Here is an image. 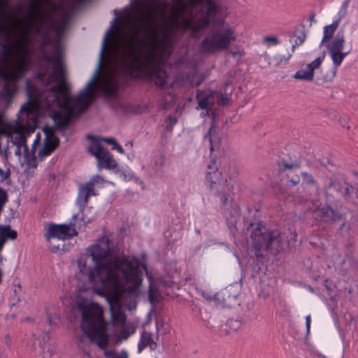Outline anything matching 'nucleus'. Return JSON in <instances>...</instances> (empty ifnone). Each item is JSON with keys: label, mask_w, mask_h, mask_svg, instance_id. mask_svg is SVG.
I'll use <instances>...</instances> for the list:
<instances>
[{"label": "nucleus", "mask_w": 358, "mask_h": 358, "mask_svg": "<svg viewBox=\"0 0 358 358\" xmlns=\"http://www.w3.org/2000/svg\"><path fill=\"white\" fill-rule=\"evenodd\" d=\"M8 29H10L8 25L6 23L3 22L0 25V33L2 34L3 32L6 31Z\"/></svg>", "instance_id": "052dcab7"}, {"label": "nucleus", "mask_w": 358, "mask_h": 358, "mask_svg": "<svg viewBox=\"0 0 358 358\" xmlns=\"http://www.w3.org/2000/svg\"><path fill=\"white\" fill-rule=\"evenodd\" d=\"M113 248L108 237L99 238L97 243L87 250L94 266L87 268V257L81 256L76 260L77 268L93 286L113 297H119L124 292L131 297H137L143 282V269L146 266L137 257L117 256L108 260Z\"/></svg>", "instance_id": "f03ea898"}, {"label": "nucleus", "mask_w": 358, "mask_h": 358, "mask_svg": "<svg viewBox=\"0 0 358 358\" xmlns=\"http://www.w3.org/2000/svg\"><path fill=\"white\" fill-rule=\"evenodd\" d=\"M94 186L90 185L89 182L82 185L79 187V191L76 199V204L79 208H85L88 203V199L90 196H96Z\"/></svg>", "instance_id": "a211bd4d"}, {"label": "nucleus", "mask_w": 358, "mask_h": 358, "mask_svg": "<svg viewBox=\"0 0 358 358\" xmlns=\"http://www.w3.org/2000/svg\"><path fill=\"white\" fill-rule=\"evenodd\" d=\"M338 21H334L331 24L327 25L323 28V37L320 42V46H322L327 41L331 39L338 26Z\"/></svg>", "instance_id": "c756f323"}, {"label": "nucleus", "mask_w": 358, "mask_h": 358, "mask_svg": "<svg viewBox=\"0 0 358 358\" xmlns=\"http://www.w3.org/2000/svg\"><path fill=\"white\" fill-rule=\"evenodd\" d=\"M77 306L82 314L80 327L90 342L104 350L106 358H128V353L124 350L120 352L106 350L109 336L106 332L103 308L97 303H87L84 298L77 302Z\"/></svg>", "instance_id": "39448f33"}, {"label": "nucleus", "mask_w": 358, "mask_h": 358, "mask_svg": "<svg viewBox=\"0 0 358 358\" xmlns=\"http://www.w3.org/2000/svg\"><path fill=\"white\" fill-rule=\"evenodd\" d=\"M8 3L7 0L0 1V9L1 10V15L3 16L6 15V10L8 9Z\"/></svg>", "instance_id": "3c124183"}, {"label": "nucleus", "mask_w": 358, "mask_h": 358, "mask_svg": "<svg viewBox=\"0 0 358 358\" xmlns=\"http://www.w3.org/2000/svg\"><path fill=\"white\" fill-rule=\"evenodd\" d=\"M43 60L48 64L52 63V72L48 76L46 85L50 83V80L57 81V83L40 94L38 100L45 109L59 110L54 111L52 118L57 128L64 130L69 125L74 114V108L69 104V87L65 80L62 53L59 47L52 55L45 54Z\"/></svg>", "instance_id": "20e7f679"}, {"label": "nucleus", "mask_w": 358, "mask_h": 358, "mask_svg": "<svg viewBox=\"0 0 358 358\" xmlns=\"http://www.w3.org/2000/svg\"><path fill=\"white\" fill-rule=\"evenodd\" d=\"M300 182V177L299 175L294 176L290 180H289L287 182V185L289 187H292Z\"/></svg>", "instance_id": "09e8293b"}, {"label": "nucleus", "mask_w": 358, "mask_h": 358, "mask_svg": "<svg viewBox=\"0 0 358 358\" xmlns=\"http://www.w3.org/2000/svg\"><path fill=\"white\" fill-rule=\"evenodd\" d=\"M294 78L298 80H304L312 81L314 78V73H311L308 69L306 67L304 69H300L296 72L294 74Z\"/></svg>", "instance_id": "72a5a7b5"}, {"label": "nucleus", "mask_w": 358, "mask_h": 358, "mask_svg": "<svg viewBox=\"0 0 358 358\" xmlns=\"http://www.w3.org/2000/svg\"><path fill=\"white\" fill-rule=\"evenodd\" d=\"M8 201V195L3 188L0 187V208H4Z\"/></svg>", "instance_id": "79ce46f5"}, {"label": "nucleus", "mask_w": 358, "mask_h": 358, "mask_svg": "<svg viewBox=\"0 0 358 358\" xmlns=\"http://www.w3.org/2000/svg\"><path fill=\"white\" fill-rule=\"evenodd\" d=\"M325 57V52L324 51L322 55L317 57L315 59H314L312 62L307 64L306 68L311 73H314L315 69L320 67L322 62L324 61Z\"/></svg>", "instance_id": "e433bc0d"}, {"label": "nucleus", "mask_w": 358, "mask_h": 358, "mask_svg": "<svg viewBox=\"0 0 358 358\" xmlns=\"http://www.w3.org/2000/svg\"><path fill=\"white\" fill-rule=\"evenodd\" d=\"M250 238L252 250L259 260L264 253L276 255L281 249V235L278 232L268 231L261 223H257L252 230Z\"/></svg>", "instance_id": "423d86ee"}, {"label": "nucleus", "mask_w": 358, "mask_h": 358, "mask_svg": "<svg viewBox=\"0 0 358 358\" xmlns=\"http://www.w3.org/2000/svg\"><path fill=\"white\" fill-rule=\"evenodd\" d=\"M149 77L161 89H166L173 85L167 72L157 65L151 68Z\"/></svg>", "instance_id": "dca6fc26"}, {"label": "nucleus", "mask_w": 358, "mask_h": 358, "mask_svg": "<svg viewBox=\"0 0 358 358\" xmlns=\"http://www.w3.org/2000/svg\"><path fill=\"white\" fill-rule=\"evenodd\" d=\"M205 138L208 139L210 143V150L213 151L219 148L221 140L217 134V127L215 123H211L208 133L205 135Z\"/></svg>", "instance_id": "b1692460"}, {"label": "nucleus", "mask_w": 358, "mask_h": 358, "mask_svg": "<svg viewBox=\"0 0 358 358\" xmlns=\"http://www.w3.org/2000/svg\"><path fill=\"white\" fill-rule=\"evenodd\" d=\"M149 347L150 350H154L157 348V344L155 341L152 334L143 330L141 334L140 341L138 343V352H140L143 349Z\"/></svg>", "instance_id": "412c9836"}, {"label": "nucleus", "mask_w": 358, "mask_h": 358, "mask_svg": "<svg viewBox=\"0 0 358 358\" xmlns=\"http://www.w3.org/2000/svg\"><path fill=\"white\" fill-rule=\"evenodd\" d=\"M15 155L16 156L20 157L22 154V148H23V146L20 145H15Z\"/></svg>", "instance_id": "680f3d73"}, {"label": "nucleus", "mask_w": 358, "mask_h": 358, "mask_svg": "<svg viewBox=\"0 0 358 358\" xmlns=\"http://www.w3.org/2000/svg\"><path fill=\"white\" fill-rule=\"evenodd\" d=\"M28 70V59L26 57H21L15 65V68L11 71H7L8 73H14L17 81L23 74Z\"/></svg>", "instance_id": "cd10ccee"}, {"label": "nucleus", "mask_w": 358, "mask_h": 358, "mask_svg": "<svg viewBox=\"0 0 358 358\" xmlns=\"http://www.w3.org/2000/svg\"><path fill=\"white\" fill-rule=\"evenodd\" d=\"M118 90V85L115 80L113 76H110L106 79V82L101 86L103 95L106 98H113L115 96Z\"/></svg>", "instance_id": "5701e85b"}, {"label": "nucleus", "mask_w": 358, "mask_h": 358, "mask_svg": "<svg viewBox=\"0 0 358 358\" xmlns=\"http://www.w3.org/2000/svg\"><path fill=\"white\" fill-rule=\"evenodd\" d=\"M154 289L151 284H150L149 289H148V297L150 302H153L155 300V296H154Z\"/></svg>", "instance_id": "5fc2aeb1"}, {"label": "nucleus", "mask_w": 358, "mask_h": 358, "mask_svg": "<svg viewBox=\"0 0 358 358\" xmlns=\"http://www.w3.org/2000/svg\"><path fill=\"white\" fill-rule=\"evenodd\" d=\"M41 8V0H34L29 5V10L30 13L29 16L24 19L26 22H36L40 17V13L38 10Z\"/></svg>", "instance_id": "bb28decb"}, {"label": "nucleus", "mask_w": 358, "mask_h": 358, "mask_svg": "<svg viewBox=\"0 0 358 358\" xmlns=\"http://www.w3.org/2000/svg\"><path fill=\"white\" fill-rule=\"evenodd\" d=\"M196 99L198 102L196 109H208L209 106L213 103L212 93L208 90L196 91Z\"/></svg>", "instance_id": "aec40b11"}, {"label": "nucleus", "mask_w": 358, "mask_h": 358, "mask_svg": "<svg viewBox=\"0 0 358 358\" xmlns=\"http://www.w3.org/2000/svg\"><path fill=\"white\" fill-rule=\"evenodd\" d=\"M136 329L133 324H124L121 329L119 338L120 340H127L128 337L135 333Z\"/></svg>", "instance_id": "f704fd0d"}, {"label": "nucleus", "mask_w": 358, "mask_h": 358, "mask_svg": "<svg viewBox=\"0 0 358 358\" xmlns=\"http://www.w3.org/2000/svg\"><path fill=\"white\" fill-rule=\"evenodd\" d=\"M280 166L282 170L294 169H298L300 167V164L298 162H295V163H292V164L282 163V164H280Z\"/></svg>", "instance_id": "de8ad7c7"}, {"label": "nucleus", "mask_w": 358, "mask_h": 358, "mask_svg": "<svg viewBox=\"0 0 358 358\" xmlns=\"http://www.w3.org/2000/svg\"><path fill=\"white\" fill-rule=\"evenodd\" d=\"M78 235V231L66 224H50L46 233V238L48 241L52 238H57L59 240H68Z\"/></svg>", "instance_id": "ddd939ff"}, {"label": "nucleus", "mask_w": 358, "mask_h": 358, "mask_svg": "<svg viewBox=\"0 0 358 358\" xmlns=\"http://www.w3.org/2000/svg\"><path fill=\"white\" fill-rule=\"evenodd\" d=\"M215 192L216 201L219 203L222 213L227 219L229 224H236L239 217L240 208L236 206L231 204V201L229 199L227 192L228 187L225 182L222 186L218 187Z\"/></svg>", "instance_id": "0eeeda50"}, {"label": "nucleus", "mask_w": 358, "mask_h": 358, "mask_svg": "<svg viewBox=\"0 0 358 358\" xmlns=\"http://www.w3.org/2000/svg\"><path fill=\"white\" fill-rule=\"evenodd\" d=\"M310 322H311L310 316L308 315L306 317V327L307 334H308L310 331Z\"/></svg>", "instance_id": "13d9d810"}, {"label": "nucleus", "mask_w": 358, "mask_h": 358, "mask_svg": "<svg viewBox=\"0 0 358 358\" xmlns=\"http://www.w3.org/2000/svg\"><path fill=\"white\" fill-rule=\"evenodd\" d=\"M325 57V52L324 51L322 55L317 57L315 59H314L312 62L307 64L306 68L311 73H314L315 69L320 67L322 62L324 61Z\"/></svg>", "instance_id": "c9c22d12"}, {"label": "nucleus", "mask_w": 358, "mask_h": 358, "mask_svg": "<svg viewBox=\"0 0 358 358\" xmlns=\"http://www.w3.org/2000/svg\"><path fill=\"white\" fill-rule=\"evenodd\" d=\"M292 54H289L287 56L278 55L275 57V61L277 65L286 64L292 57Z\"/></svg>", "instance_id": "37998d69"}, {"label": "nucleus", "mask_w": 358, "mask_h": 358, "mask_svg": "<svg viewBox=\"0 0 358 358\" xmlns=\"http://www.w3.org/2000/svg\"><path fill=\"white\" fill-rule=\"evenodd\" d=\"M117 17L113 19L112 25L108 29V31H106V33L104 36L103 43H102V47H101V59L103 58V57L106 51L107 45H108V43L110 42V37L113 32V29H115V24L117 23Z\"/></svg>", "instance_id": "2f4dec72"}, {"label": "nucleus", "mask_w": 358, "mask_h": 358, "mask_svg": "<svg viewBox=\"0 0 358 358\" xmlns=\"http://www.w3.org/2000/svg\"><path fill=\"white\" fill-rule=\"evenodd\" d=\"M98 76L99 71L93 76L79 94L71 99L73 104L79 106L82 110H86L95 99L94 87L96 83Z\"/></svg>", "instance_id": "9d476101"}, {"label": "nucleus", "mask_w": 358, "mask_h": 358, "mask_svg": "<svg viewBox=\"0 0 358 358\" xmlns=\"http://www.w3.org/2000/svg\"><path fill=\"white\" fill-rule=\"evenodd\" d=\"M16 45V42L13 40L6 41V43L5 44L2 43L0 45V66L4 68V69H7L8 67L10 55L11 52L15 48Z\"/></svg>", "instance_id": "6ab92c4d"}, {"label": "nucleus", "mask_w": 358, "mask_h": 358, "mask_svg": "<svg viewBox=\"0 0 358 358\" xmlns=\"http://www.w3.org/2000/svg\"><path fill=\"white\" fill-rule=\"evenodd\" d=\"M301 176H302L303 182H305L306 184L309 185H315L317 184V182L314 179L313 175H311L308 173H306V172H303V173H301Z\"/></svg>", "instance_id": "ea45409f"}, {"label": "nucleus", "mask_w": 358, "mask_h": 358, "mask_svg": "<svg viewBox=\"0 0 358 358\" xmlns=\"http://www.w3.org/2000/svg\"><path fill=\"white\" fill-rule=\"evenodd\" d=\"M214 5L224 7V11L210 10L206 0L189 3L188 0H173L169 18L178 30L189 31L192 37L196 38L199 32L212 24L214 29L206 36L200 44L202 53L214 54L225 50L236 40L235 28L227 22V6L210 0Z\"/></svg>", "instance_id": "7ed1b4c3"}, {"label": "nucleus", "mask_w": 358, "mask_h": 358, "mask_svg": "<svg viewBox=\"0 0 358 358\" xmlns=\"http://www.w3.org/2000/svg\"><path fill=\"white\" fill-rule=\"evenodd\" d=\"M231 54L233 55V56H236L237 55H241V52H231Z\"/></svg>", "instance_id": "774afa93"}, {"label": "nucleus", "mask_w": 358, "mask_h": 358, "mask_svg": "<svg viewBox=\"0 0 358 358\" xmlns=\"http://www.w3.org/2000/svg\"><path fill=\"white\" fill-rule=\"evenodd\" d=\"M103 178L101 176L96 175L95 176H93L88 182L90 185L94 186L96 184H103Z\"/></svg>", "instance_id": "a18cd8bd"}, {"label": "nucleus", "mask_w": 358, "mask_h": 358, "mask_svg": "<svg viewBox=\"0 0 358 358\" xmlns=\"http://www.w3.org/2000/svg\"><path fill=\"white\" fill-rule=\"evenodd\" d=\"M206 111L205 112H202L201 113V116L204 117H206V116H209L210 115H213V113H211V114H210V112H209V108L208 109H205Z\"/></svg>", "instance_id": "0e129e2a"}, {"label": "nucleus", "mask_w": 358, "mask_h": 358, "mask_svg": "<svg viewBox=\"0 0 358 358\" xmlns=\"http://www.w3.org/2000/svg\"><path fill=\"white\" fill-rule=\"evenodd\" d=\"M346 14H347V10H344L342 7H341L337 13L338 19L336 20V21H338V24H339L341 20L345 17Z\"/></svg>", "instance_id": "603ef678"}, {"label": "nucleus", "mask_w": 358, "mask_h": 358, "mask_svg": "<svg viewBox=\"0 0 358 358\" xmlns=\"http://www.w3.org/2000/svg\"><path fill=\"white\" fill-rule=\"evenodd\" d=\"M30 130L33 131L34 129H28L22 124H20L13 131L8 134L7 136L8 142L12 143L13 145L23 146L24 152L27 153L29 148L27 145L26 133H29Z\"/></svg>", "instance_id": "f3484780"}, {"label": "nucleus", "mask_w": 358, "mask_h": 358, "mask_svg": "<svg viewBox=\"0 0 358 358\" xmlns=\"http://www.w3.org/2000/svg\"><path fill=\"white\" fill-rule=\"evenodd\" d=\"M306 38V34H302L301 36H299L296 38L294 43L299 46L304 43Z\"/></svg>", "instance_id": "864d4df0"}, {"label": "nucleus", "mask_w": 358, "mask_h": 358, "mask_svg": "<svg viewBox=\"0 0 358 358\" xmlns=\"http://www.w3.org/2000/svg\"><path fill=\"white\" fill-rule=\"evenodd\" d=\"M68 19L67 17L64 15L62 18L59 20H53L50 29L55 31L57 36L59 37L64 32L67 26Z\"/></svg>", "instance_id": "c85d7f7f"}, {"label": "nucleus", "mask_w": 358, "mask_h": 358, "mask_svg": "<svg viewBox=\"0 0 358 358\" xmlns=\"http://www.w3.org/2000/svg\"><path fill=\"white\" fill-rule=\"evenodd\" d=\"M178 120L175 116L169 115L168 118L165 120L166 123V130L169 132H171L173 131V127L177 123Z\"/></svg>", "instance_id": "58836bf2"}, {"label": "nucleus", "mask_w": 358, "mask_h": 358, "mask_svg": "<svg viewBox=\"0 0 358 358\" xmlns=\"http://www.w3.org/2000/svg\"><path fill=\"white\" fill-rule=\"evenodd\" d=\"M262 42L266 45L270 43L272 45H277L280 44L278 38L274 36H267L264 37L262 39Z\"/></svg>", "instance_id": "a19ab883"}, {"label": "nucleus", "mask_w": 358, "mask_h": 358, "mask_svg": "<svg viewBox=\"0 0 358 358\" xmlns=\"http://www.w3.org/2000/svg\"><path fill=\"white\" fill-rule=\"evenodd\" d=\"M87 339L86 336H80L78 337V346L80 348L83 349V352L89 355L90 352L87 350L85 349V340Z\"/></svg>", "instance_id": "49530a36"}, {"label": "nucleus", "mask_w": 358, "mask_h": 358, "mask_svg": "<svg viewBox=\"0 0 358 358\" xmlns=\"http://www.w3.org/2000/svg\"><path fill=\"white\" fill-rule=\"evenodd\" d=\"M185 80L191 86H198L201 83L200 78L195 73H188L185 76Z\"/></svg>", "instance_id": "4c0bfd02"}, {"label": "nucleus", "mask_w": 358, "mask_h": 358, "mask_svg": "<svg viewBox=\"0 0 358 358\" xmlns=\"http://www.w3.org/2000/svg\"><path fill=\"white\" fill-rule=\"evenodd\" d=\"M17 76L14 73H8L7 69H0V79L3 81L0 97L5 99H11L17 91Z\"/></svg>", "instance_id": "4468645a"}, {"label": "nucleus", "mask_w": 358, "mask_h": 358, "mask_svg": "<svg viewBox=\"0 0 358 358\" xmlns=\"http://www.w3.org/2000/svg\"><path fill=\"white\" fill-rule=\"evenodd\" d=\"M46 76V71L39 72L35 75L33 78L34 84L31 85L28 80L27 81V87L28 90L29 99L27 103H24L20 110L18 120L23 122L25 119L29 118L30 114H34L36 109V78L40 80H44Z\"/></svg>", "instance_id": "1a4fd4ad"}, {"label": "nucleus", "mask_w": 358, "mask_h": 358, "mask_svg": "<svg viewBox=\"0 0 358 358\" xmlns=\"http://www.w3.org/2000/svg\"><path fill=\"white\" fill-rule=\"evenodd\" d=\"M239 294L238 285H230L215 294L212 300L217 306L231 307L234 305Z\"/></svg>", "instance_id": "9b49d317"}, {"label": "nucleus", "mask_w": 358, "mask_h": 358, "mask_svg": "<svg viewBox=\"0 0 358 358\" xmlns=\"http://www.w3.org/2000/svg\"><path fill=\"white\" fill-rule=\"evenodd\" d=\"M113 150H116L119 153L124 154V150L122 147L117 143L115 146L112 148Z\"/></svg>", "instance_id": "bf43d9fd"}, {"label": "nucleus", "mask_w": 358, "mask_h": 358, "mask_svg": "<svg viewBox=\"0 0 358 358\" xmlns=\"http://www.w3.org/2000/svg\"><path fill=\"white\" fill-rule=\"evenodd\" d=\"M348 4H349V0H345L343 2V3H342L341 7H342L344 10H347Z\"/></svg>", "instance_id": "69168bd1"}, {"label": "nucleus", "mask_w": 358, "mask_h": 358, "mask_svg": "<svg viewBox=\"0 0 358 358\" xmlns=\"http://www.w3.org/2000/svg\"><path fill=\"white\" fill-rule=\"evenodd\" d=\"M189 1V3H192V2H196V3H201L202 0H188ZM206 3L208 4V6H209V8L210 10H217V11H222V10H224V11L226 10L225 8L224 7H221V6H215L214 5L210 0H206Z\"/></svg>", "instance_id": "c03bdc74"}, {"label": "nucleus", "mask_w": 358, "mask_h": 358, "mask_svg": "<svg viewBox=\"0 0 358 358\" xmlns=\"http://www.w3.org/2000/svg\"><path fill=\"white\" fill-rule=\"evenodd\" d=\"M112 321L115 325L124 324L127 316L120 309H117L112 313Z\"/></svg>", "instance_id": "473e14b6"}, {"label": "nucleus", "mask_w": 358, "mask_h": 358, "mask_svg": "<svg viewBox=\"0 0 358 358\" xmlns=\"http://www.w3.org/2000/svg\"><path fill=\"white\" fill-rule=\"evenodd\" d=\"M350 188H352V187L348 186L345 189V196L346 199L350 196V194H351Z\"/></svg>", "instance_id": "e2e57ef3"}, {"label": "nucleus", "mask_w": 358, "mask_h": 358, "mask_svg": "<svg viewBox=\"0 0 358 358\" xmlns=\"http://www.w3.org/2000/svg\"><path fill=\"white\" fill-rule=\"evenodd\" d=\"M319 210L320 215L322 218H327V220L335 221L340 217L338 213L329 206H323Z\"/></svg>", "instance_id": "7c9ffc66"}, {"label": "nucleus", "mask_w": 358, "mask_h": 358, "mask_svg": "<svg viewBox=\"0 0 358 358\" xmlns=\"http://www.w3.org/2000/svg\"><path fill=\"white\" fill-rule=\"evenodd\" d=\"M345 43L344 31L336 33L335 37L327 45L328 53L332 60L334 68L336 70L342 64L350 50L343 52Z\"/></svg>", "instance_id": "6e6552de"}, {"label": "nucleus", "mask_w": 358, "mask_h": 358, "mask_svg": "<svg viewBox=\"0 0 358 358\" xmlns=\"http://www.w3.org/2000/svg\"><path fill=\"white\" fill-rule=\"evenodd\" d=\"M1 34L5 37L6 41L13 40L12 39V31L10 29H8L6 31L3 32Z\"/></svg>", "instance_id": "4d7b16f0"}, {"label": "nucleus", "mask_w": 358, "mask_h": 358, "mask_svg": "<svg viewBox=\"0 0 358 358\" xmlns=\"http://www.w3.org/2000/svg\"><path fill=\"white\" fill-rule=\"evenodd\" d=\"M222 172L216 159H212L207 165L205 178L210 185V189L213 190L222 186Z\"/></svg>", "instance_id": "2eb2a0df"}, {"label": "nucleus", "mask_w": 358, "mask_h": 358, "mask_svg": "<svg viewBox=\"0 0 358 358\" xmlns=\"http://www.w3.org/2000/svg\"><path fill=\"white\" fill-rule=\"evenodd\" d=\"M315 14H314V13H312V14L310 15V16L309 17V20H310V22H315Z\"/></svg>", "instance_id": "338daca9"}, {"label": "nucleus", "mask_w": 358, "mask_h": 358, "mask_svg": "<svg viewBox=\"0 0 358 358\" xmlns=\"http://www.w3.org/2000/svg\"><path fill=\"white\" fill-rule=\"evenodd\" d=\"M17 233L15 230L11 229L10 224H0V251L3 249L7 240H15Z\"/></svg>", "instance_id": "4be33fe9"}, {"label": "nucleus", "mask_w": 358, "mask_h": 358, "mask_svg": "<svg viewBox=\"0 0 358 358\" xmlns=\"http://www.w3.org/2000/svg\"><path fill=\"white\" fill-rule=\"evenodd\" d=\"M103 141L104 142L107 143L108 144L112 145L113 147L115 146L117 143V142L115 141V139L112 137L103 138Z\"/></svg>", "instance_id": "6e6d98bb"}, {"label": "nucleus", "mask_w": 358, "mask_h": 358, "mask_svg": "<svg viewBox=\"0 0 358 358\" xmlns=\"http://www.w3.org/2000/svg\"><path fill=\"white\" fill-rule=\"evenodd\" d=\"M88 151L96 158L99 165L106 169L110 170L117 167V164L112 155L98 143H92L88 148Z\"/></svg>", "instance_id": "f8f14e48"}, {"label": "nucleus", "mask_w": 358, "mask_h": 358, "mask_svg": "<svg viewBox=\"0 0 358 358\" xmlns=\"http://www.w3.org/2000/svg\"><path fill=\"white\" fill-rule=\"evenodd\" d=\"M43 132L45 134V138H57L54 134V129L50 127H45Z\"/></svg>", "instance_id": "8fccbe9b"}, {"label": "nucleus", "mask_w": 358, "mask_h": 358, "mask_svg": "<svg viewBox=\"0 0 358 358\" xmlns=\"http://www.w3.org/2000/svg\"><path fill=\"white\" fill-rule=\"evenodd\" d=\"M169 6L166 0H150L148 2V10L143 16L141 4H136L134 11H131L120 17L125 25L132 31V35L124 38L116 46L114 55L115 69L117 74L126 78H138L143 69L141 55L142 46L145 40L140 37L142 29L151 35V50L147 55L148 64H165L173 50V39L171 32L166 26L162 29V34L159 36L160 27L157 25L155 11L164 15Z\"/></svg>", "instance_id": "f257e3e1"}, {"label": "nucleus", "mask_w": 358, "mask_h": 358, "mask_svg": "<svg viewBox=\"0 0 358 358\" xmlns=\"http://www.w3.org/2000/svg\"><path fill=\"white\" fill-rule=\"evenodd\" d=\"M58 138H45L43 145L38 152L40 157L49 156L58 146Z\"/></svg>", "instance_id": "393cba45"}, {"label": "nucleus", "mask_w": 358, "mask_h": 358, "mask_svg": "<svg viewBox=\"0 0 358 358\" xmlns=\"http://www.w3.org/2000/svg\"><path fill=\"white\" fill-rule=\"evenodd\" d=\"M84 210L85 208H82V210L79 208L78 213L73 215L70 220V225L77 231L84 229L88 223V222L85 220Z\"/></svg>", "instance_id": "a878e982"}]
</instances>
